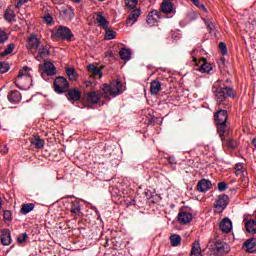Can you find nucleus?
<instances>
[{
  "instance_id": "nucleus-1",
  "label": "nucleus",
  "mask_w": 256,
  "mask_h": 256,
  "mask_svg": "<svg viewBox=\"0 0 256 256\" xmlns=\"http://www.w3.org/2000/svg\"><path fill=\"white\" fill-rule=\"evenodd\" d=\"M227 121H229L227 110L220 109L214 114V123L221 141H224L231 133V127L227 124Z\"/></svg>"
},
{
  "instance_id": "nucleus-2",
  "label": "nucleus",
  "mask_w": 256,
  "mask_h": 256,
  "mask_svg": "<svg viewBox=\"0 0 256 256\" xmlns=\"http://www.w3.org/2000/svg\"><path fill=\"white\" fill-rule=\"evenodd\" d=\"M216 85L218 87H213L212 92L214 93L215 101L219 103V105H223L224 101L227 99H234L235 98V90L229 86H219L221 85L220 82H217Z\"/></svg>"
},
{
  "instance_id": "nucleus-3",
  "label": "nucleus",
  "mask_w": 256,
  "mask_h": 256,
  "mask_svg": "<svg viewBox=\"0 0 256 256\" xmlns=\"http://www.w3.org/2000/svg\"><path fill=\"white\" fill-rule=\"evenodd\" d=\"M217 237L219 236H216L213 241L209 242L211 249L213 250L215 255H218V256L227 255V253L231 251L229 244L217 239Z\"/></svg>"
},
{
  "instance_id": "nucleus-4",
  "label": "nucleus",
  "mask_w": 256,
  "mask_h": 256,
  "mask_svg": "<svg viewBox=\"0 0 256 256\" xmlns=\"http://www.w3.org/2000/svg\"><path fill=\"white\" fill-rule=\"evenodd\" d=\"M28 71H31L29 66H24L21 70H19L18 76L14 80V85L18 89H23V83H25V81H31V75Z\"/></svg>"
},
{
  "instance_id": "nucleus-5",
  "label": "nucleus",
  "mask_w": 256,
  "mask_h": 256,
  "mask_svg": "<svg viewBox=\"0 0 256 256\" xmlns=\"http://www.w3.org/2000/svg\"><path fill=\"white\" fill-rule=\"evenodd\" d=\"M54 37L56 39H61L62 41H73V31L69 29L67 26H59L56 32L54 33Z\"/></svg>"
},
{
  "instance_id": "nucleus-6",
  "label": "nucleus",
  "mask_w": 256,
  "mask_h": 256,
  "mask_svg": "<svg viewBox=\"0 0 256 256\" xmlns=\"http://www.w3.org/2000/svg\"><path fill=\"white\" fill-rule=\"evenodd\" d=\"M69 81H67V78L63 76L56 77L54 80V91L55 93H58V95H61L63 93H67L69 90Z\"/></svg>"
},
{
  "instance_id": "nucleus-7",
  "label": "nucleus",
  "mask_w": 256,
  "mask_h": 256,
  "mask_svg": "<svg viewBox=\"0 0 256 256\" xmlns=\"http://www.w3.org/2000/svg\"><path fill=\"white\" fill-rule=\"evenodd\" d=\"M193 62L195 63V70L200 71V73H211L213 71V65L207 62V58H201L197 61V58L193 57Z\"/></svg>"
},
{
  "instance_id": "nucleus-8",
  "label": "nucleus",
  "mask_w": 256,
  "mask_h": 256,
  "mask_svg": "<svg viewBox=\"0 0 256 256\" xmlns=\"http://www.w3.org/2000/svg\"><path fill=\"white\" fill-rule=\"evenodd\" d=\"M227 205H229V196L226 194L218 195L216 203L214 204L216 208L215 213H223V211L227 209Z\"/></svg>"
},
{
  "instance_id": "nucleus-9",
  "label": "nucleus",
  "mask_w": 256,
  "mask_h": 256,
  "mask_svg": "<svg viewBox=\"0 0 256 256\" xmlns=\"http://www.w3.org/2000/svg\"><path fill=\"white\" fill-rule=\"evenodd\" d=\"M161 21V11L158 10H152L148 13L146 17V23L150 25L151 27L155 26L156 23H159Z\"/></svg>"
},
{
  "instance_id": "nucleus-10",
  "label": "nucleus",
  "mask_w": 256,
  "mask_h": 256,
  "mask_svg": "<svg viewBox=\"0 0 256 256\" xmlns=\"http://www.w3.org/2000/svg\"><path fill=\"white\" fill-rule=\"evenodd\" d=\"M109 85L112 91V97H117V95L123 93V83H121V81L112 80Z\"/></svg>"
},
{
  "instance_id": "nucleus-11",
  "label": "nucleus",
  "mask_w": 256,
  "mask_h": 256,
  "mask_svg": "<svg viewBox=\"0 0 256 256\" xmlns=\"http://www.w3.org/2000/svg\"><path fill=\"white\" fill-rule=\"evenodd\" d=\"M212 187L213 184L208 179H201L198 181L196 191H199V193H207V191H209Z\"/></svg>"
},
{
  "instance_id": "nucleus-12",
  "label": "nucleus",
  "mask_w": 256,
  "mask_h": 256,
  "mask_svg": "<svg viewBox=\"0 0 256 256\" xmlns=\"http://www.w3.org/2000/svg\"><path fill=\"white\" fill-rule=\"evenodd\" d=\"M139 17H141L140 8L132 10L127 17L126 24L130 25V26L135 25V23H137V19H139Z\"/></svg>"
},
{
  "instance_id": "nucleus-13",
  "label": "nucleus",
  "mask_w": 256,
  "mask_h": 256,
  "mask_svg": "<svg viewBox=\"0 0 256 256\" xmlns=\"http://www.w3.org/2000/svg\"><path fill=\"white\" fill-rule=\"evenodd\" d=\"M39 45H41V40L36 35H30L26 43L27 49L30 51L33 49L37 50L39 49Z\"/></svg>"
},
{
  "instance_id": "nucleus-14",
  "label": "nucleus",
  "mask_w": 256,
  "mask_h": 256,
  "mask_svg": "<svg viewBox=\"0 0 256 256\" xmlns=\"http://www.w3.org/2000/svg\"><path fill=\"white\" fill-rule=\"evenodd\" d=\"M219 229L223 233H231L233 229V222L228 217L223 218L222 221L219 223Z\"/></svg>"
},
{
  "instance_id": "nucleus-15",
  "label": "nucleus",
  "mask_w": 256,
  "mask_h": 256,
  "mask_svg": "<svg viewBox=\"0 0 256 256\" xmlns=\"http://www.w3.org/2000/svg\"><path fill=\"white\" fill-rule=\"evenodd\" d=\"M242 248L245 249L246 253H256V238L252 237L247 239Z\"/></svg>"
},
{
  "instance_id": "nucleus-16",
  "label": "nucleus",
  "mask_w": 256,
  "mask_h": 256,
  "mask_svg": "<svg viewBox=\"0 0 256 256\" xmlns=\"http://www.w3.org/2000/svg\"><path fill=\"white\" fill-rule=\"evenodd\" d=\"M100 95L103 97V99H106V101H111V96L113 97V92L111 90L110 84H102L100 87Z\"/></svg>"
},
{
  "instance_id": "nucleus-17",
  "label": "nucleus",
  "mask_w": 256,
  "mask_h": 256,
  "mask_svg": "<svg viewBox=\"0 0 256 256\" xmlns=\"http://www.w3.org/2000/svg\"><path fill=\"white\" fill-rule=\"evenodd\" d=\"M66 98L68 99V101L77 102L81 99V91L75 88L69 89L66 92Z\"/></svg>"
},
{
  "instance_id": "nucleus-18",
  "label": "nucleus",
  "mask_w": 256,
  "mask_h": 256,
  "mask_svg": "<svg viewBox=\"0 0 256 256\" xmlns=\"http://www.w3.org/2000/svg\"><path fill=\"white\" fill-rule=\"evenodd\" d=\"M67 209L73 215H79V213H81V203L79 202V200L68 202Z\"/></svg>"
},
{
  "instance_id": "nucleus-19",
  "label": "nucleus",
  "mask_w": 256,
  "mask_h": 256,
  "mask_svg": "<svg viewBox=\"0 0 256 256\" xmlns=\"http://www.w3.org/2000/svg\"><path fill=\"white\" fill-rule=\"evenodd\" d=\"M193 221V214L189 212H180L178 214V222L180 225H187V223H191Z\"/></svg>"
},
{
  "instance_id": "nucleus-20",
  "label": "nucleus",
  "mask_w": 256,
  "mask_h": 256,
  "mask_svg": "<svg viewBox=\"0 0 256 256\" xmlns=\"http://www.w3.org/2000/svg\"><path fill=\"white\" fill-rule=\"evenodd\" d=\"M96 21L102 29H109V21L103 16V12H96Z\"/></svg>"
},
{
  "instance_id": "nucleus-21",
  "label": "nucleus",
  "mask_w": 256,
  "mask_h": 256,
  "mask_svg": "<svg viewBox=\"0 0 256 256\" xmlns=\"http://www.w3.org/2000/svg\"><path fill=\"white\" fill-rule=\"evenodd\" d=\"M44 73L48 75L49 77H52V75L57 74V68L55 65L50 61L44 62Z\"/></svg>"
},
{
  "instance_id": "nucleus-22",
  "label": "nucleus",
  "mask_w": 256,
  "mask_h": 256,
  "mask_svg": "<svg viewBox=\"0 0 256 256\" xmlns=\"http://www.w3.org/2000/svg\"><path fill=\"white\" fill-rule=\"evenodd\" d=\"M88 72L90 73L91 77H95L101 79L103 77V72L100 70L99 67L95 66V64L88 65Z\"/></svg>"
},
{
  "instance_id": "nucleus-23",
  "label": "nucleus",
  "mask_w": 256,
  "mask_h": 256,
  "mask_svg": "<svg viewBox=\"0 0 256 256\" xmlns=\"http://www.w3.org/2000/svg\"><path fill=\"white\" fill-rule=\"evenodd\" d=\"M31 145H34L35 149H43L45 147V140L41 139V136L35 135L30 140Z\"/></svg>"
},
{
  "instance_id": "nucleus-24",
  "label": "nucleus",
  "mask_w": 256,
  "mask_h": 256,
  "mask_svg": "<svg viewBox=\"0 0 256 256\" xmlns=\"http://www.w3.org/2000/svg\"><path fill=\"white\" fill-rule=\"evenodd\" d=\"M161 13H165V15H169V13H173V3L169 0H164L160 6Z\"/></svg>"
},
{
  "instance_id": "nucleus-25",
  "label": "nucleus",
  "mask_w": 256,
  "mask_h": 256,
  "mask_svg": "<svg viewBox=\"0 0 256 256\" xmlns=\"http://www.w3.org/2000/svg\"><path fill=\"white\" fill-rule=\"evenodd\" d=\"M0 239L2 245H11V231L9 229H3Z\"/></svg>"
},
{
  "instance_id": "nucleus-26",
  "label": "nucleus",
  "mask_w": 256,
  "mask_h": 256,
  "mask_svg": "<svg viewBox=\"0 0 256 256\" xmlns=\"http://www.w3.org/2000/svg\"><path fill=\"white\" fill-rule=\"evenodd\" d=\"M245 229L250 235H256V220L250 219L245 222Z\"/></svg>"
},
{
  "instance_id": "nucleus-27",
  "label": "nucleus",
  "mask_w": 256,
  "mask_h": 256,
  "mask_svg": "<svg viewBox=\"0 0 256 256\" xmlns=\"http://www.w3.org/2000/svg\"><path fill=\"white\" fill-rule=\"evenodd\" d=\"M86 97H87L88 103H91L92 105H97V103H99V101L101 99L99 94H97V92H95V91L87 93Z\"/></svg>"
},
{
  "instance_id": "nucleus-28",
  "label": "nucleus",
  "mask_w": 256,
  "mask_h": 256,
  "mask_svg": "<svg viewBox=\"0 0 256 256\" xmlns=\"http://www.w3.org/2000/svg\"><path fill=\"white\" fill-rule=\"evenodd\" d=\"M159 91H161V82L159 80H153L150 83L151 95H159Z\"/></svg>"
},
{
  "instance_id": "nucleus-29",
  "label": "nucleus",
  "mask_w": 256,
  "mask_h": 256,
  "mask_svg": "<svg viewBox=\"0 0 256 256\" xmlns=\"http://www.w3.org/2000/svg\"><path fill=\"white\" fill-rule=\"evenodd\" d=\"M7 97L10 103H19V101H21V92L13 90L8 94Z\"/></svg>"
},
{
  "instance_id": "nucleus-30",
  "label": "nucleus",
  "mask_w": 256,
  "mask_h": 256,
  "mask_svg": "<svg viewBox=\"0 0 256 256\" xmlns=\"http://www.w3.org/2000/svg\"><path fill=\"white\" fill-rule=\"evenodd\" d=\"M222 143H225L226 147L232 150H235L237 147H239L237 141L233 138H229V135L225 137V140L222 141Z\"/></svg>"
},
{
  "instance_id": "nucleus-31",
  "label": "nucleus",
  "mask_w": 256,
  "mask_h": 256,
  "mask_svg": "<svg viewBox=\"0 0 256 256\" xmlns=\"http://www.w3.org/2000/svg\"><path fill=\"white\" fill-rule=\"evenodd\" d=\"M51 55V51L47 48V46H42L39 51L36 59H45V57H49Z\"/></svg>"
},
{
  "instance_id": "nucleus-32",
  "label": "nucleus",
  "mask_w": 256,
  "mask_h": 256,
  "mask_svg": "<svg viewBox=\"0 0 256 256\" xmlns=\"http://www.w3.org/2000/svg\"><path fill=\"white\" fill-rule=\"evenodd\" d=\"M62 15L66 19V21H73V18L75 17V12H73L72 8H64L62 9Z\"/></svg>"
},
{
  "instance_id": "nucleus-33",
  "label": "nucleus",
  "mask_w": 256,
  "mask_h": 256,
  "mask_svg": "<svg viewBox=\"0 0 256 256\" xmlns=\"http://www.w3.org/2000/svg\"><path fill=\"white\" fill-rule=\"evenodd\" d=\"M66 75L68 76L70 81H77V79H79V74H77L75 68H67Z\"/></svg>"
},
{
  "instance_id": "nucleus-34",
  "label": "nucleus",
  "mask_w": 256,
  "mask_h": 256,
  "mask_svg": "<svg viewBox=\"0 0 256 256\" xmlns=\"http://www.w3.org/2000/svg\"><path fill=\"white\" fill-rule=\"evenodd\" d=\"M119 55H120V59H122L123 61H129V59H131V50L127 48H122L119 51Z\"/></svg>"
},
{
  "instance_id": "nucleus-35",
  "label": "nucleus",
  "mask_w": 256,
  "mask_h": 256,
  "mask_svg": "<svg viewBox=\"0 0 256 256\" xmlns=\"http://www.w3.org/2000/svg\"><path fill=\"white\" fill-rule=\"evenodd\" d=\"M33 209H35L34 203L23 204L20 213H22V215H27V213H31Z\"/></svg>"
},
{
  "instance_id": "nucleus-36",
  "label": "nucleus",
  "mask_w": 256,
  "mask_h": 256,
  "mask_svg": "<svg viewBox=\"0 0 256 256\" xmlns=\"http://www.w3.org/2000/svg\"><path fill=\"white\" fill-rule=\"evenodd\" d=\"M170 243L172 247H179L181 245V236L179 234H172L170 236Z\"/></svg>"
},
{
  "instance_id": "nucleus-37",
  "label": "nucleus",
  "mask_w": 256,
  "mask_h": 256,
  "mask_svg": "<svg viewBox=\"0 0 256 256\" xmlns=\"http://www.w3.org/2000/svg\"><path fill=\"white\" fill-rule=\"evenodd\" d=\"M4 19H6L8 23H12V21H15V12L11 10V8H7L4 13Z\"/></svg>"
},
{
  "instance_id": "nucleus-38",
  "label": "nucleus",
  "mask_w": 256,
  "mask_h": 256,
  "mask_svg": "<svg viewBox=\"0 0 256 256\" xmlns=\"http://www.w3.org/2000/svg\"><path fill=\"white\" fill-rule=\"evenodd\" d=\"M15 50V44L10 43L8 44L7 48L0 53V57H7V55H11L13 51Z\"/></svg>"
},
{
  "instance_id": "nucleus-39",
  "label": "nucleus",
  "mask_w": 256,
  "mask_h": 256,
  "mask_svg": "<svg viewBox=\"0 0 256 256\" xmlns=\"http://www.w3.org/2000/svg\"><path fill=\"white\" fill-rule=\"evenodd\" d=\"M115 35H117L115 31L107 28L104 39H106V41H111L112 39H115Z\"/></svg>"
},
{
  "instance_id": "nucleus-40",
  "label": "nucleus",
  "mask_w": 256,
  "mask_h": 256,
  "mask_svg": "<svg viewBox=\"0 0 256 256\" xmlns=\"http://www.w3.org/2000/svg\"><path fill=\"white\" fill-rule=\"evenodd\" d=\"M124 3L127 9H135L139 0H124Z\"/></svg>"
},
{
  "instance_id": "nucleus-41",
  "label": "nucleus",
  "mask_w": 256,
  "mask_h": 256,
  "mask_svg": "<svg viewBox=\"0 0 256 256\" xmlns=\"http://www.w3.org/2000/svg\"><path fill=\"white\" fill-rule=\"evenodd\" d=\"M9 41V35L4 30L0 29V45Z\"/></svg>"
},
{
  "instance_id": "nucleus-42",
  "label": "nucleus",
  "mask_w": 256,
  "mask_h": 256,
  "mask_svg": "<svg viewBox=\"0 0 256 256\" xmlns=\"http://www.w3.org/2000/svg\"><path fill=\"white\" fill-rule=\"evenodd\" d=\"M190 253H201V244L199 243V241H195L193 243Z\"/></svg>"
},
{
  "instance_id": "nucleus-43",
  "label": "nucleus",
  "mask_w": 256,
  "mask_h": 256,
  "mask_svg": "<svg viewBox=\"0 0 256 256\" xmlns=\"http://www.w3.org/2000/svg\"><path fill=\"white\" fill-rule=\"evenodd\" d=\"M191 2L193 3V5H195V7H198V9H201L202 11L207 13V8L205 7V4H201L199 0H191Z\"/></svg>"
},
{
  "instance_id": "nucleus-44",
  "label": "nucleus",
  "mask_w": 256,
  "mask_h": 256,
  "mask_svg": "<svg viewBox=\"0 0 256 256\" xmlns=\"http://www.w3.org/2000/svg\"><path fill=\"white\" fill-rule=\"evenodd\" d=\"M9 71V64L6 62H0V74L7 73Z\"/></svg>"
},
{
  "instance_id": "nucleus-45",
  "label": "nucleus",
  "mask_w": 256,
  "mask_h": 256,
  "mask_svg": "<svg viewBox=\"0 0 256 256\" xmlns=\"http://www.w3.org/2000/svg\"><path fill=\"white\" fill-rule=\"evenodd\" d=\"M218 47L223 56L227 55V44H225V42H220Z\"/></svg>"
},
{
  "instance_id": "nucleus-46",
  "label": "nucleus",
  "mask_w": 256,
  "mask_h": 256,
  "mask_svg": "<svg viewBox=\"0 0 256 256\" xmlns=\"http://www.w3.org/2000/svg\"><path fill=\"white\" fill-rule=\"evenodd\" d=\"M13 219V213L11 212V210H5L4 211V221H12Z\"/></svg>"
},
{
  "instance_id": "nucleus-47",
  "label": "nucleus",
  "mask_w": 256,
  "mask_h": 256,
  "mask_svg": "<svg viewBox=\"0 0 256 256\" xmlns=\"http://www.w3.org/2000/svg\"><path fill=\"white\" fill-rule=\"evenodd\" d=\"M205 23H206V27H207L209 33L213 34V31L215 29V26L213 25V22L207 20Z\"/></svg>"
},
{
  "instance_id": "nucleus-48",
  "label": "nucleus",
  "mask_w": 256,
  "mask_h": 256,
  "mask_svg": "<svg viewBox=\"0 0 256 256\" xmlns=\"http://www.w3.org/2000/svg\"><path fill=\"white\" fill-rule=\"evenodd\" d=\"M44 21L47 23V25H51L53 23V16H51V14H45Z\"/></svg>"
},
{
  "instance_id": "nucleus-49",
  "label": "nucleus",
  "mask_w": 256,
  "mask_h": 256,
  "mask_svg": "<svg viewBox=\"0 0 256 256\" xmlns=\"http://www.w3.org/2000/svg\"><path fill=\"white\" fill-rule=\"evenodd\" d=\"M218 191H220V193L227 191V184L225 182L218 183Z\"/></svg>"
},
{
  "instance_id": "nucleus-50",
  "label": "nucleus",
  "mask_w": 256,
  "mask_h": 256,
  "mask_svg": "<svg viewBox=\"0 0 256 256\" xmlns=\"http://www.w3.org/2000/svg\"><path fill=\"white\" fill-rule=\"evenodd\" d=\"M168 163L171 167H173V169H175V165H177V160L174 157H169Z\"/></svg>"
},
{
  "instance_id": "nucleus-51",
  "label": "nucleus",
  "mask_w": 256,
  "mask_h": 256,
  "mask_svg": "<svg viewBox=\"0 0 256 256\" xmlns=\"http://www.w3.org/2000/svg\"><path fill=\"white\" fill-rule=\"evenodd\" d=\"M18 243H25L27 241V233H23L20 237L17 238Z\"/></svg>"
},
{
  "instance_id": "nucleus-52",
  "label": "nucleus",
  "mask_w": 256,
  "mask_h": 256,
  "mask_svg": "<svg viewBox=\"0 0 256 256\" xmlns=\"http://www.w3.org/2000/svg\"><path fill=\"white\" fill-rule=\"evenodd\" d=\"M29 0H16V7L19 9L20 7H23L25 3H27Z\"/></svg>"
},
{
  "instance_id": "nucleus-53",
  "label": "nucleus",
  "mask_w": 256,
  "mask_h": 256,
  "mask_svg": "<svg viewBox=\"0 0 256 256\" xmlns=\"http://www.w3.org/2000/svg\"><path fill=\"white\" fill-rule=\"evenodd\" d=\"M235 170L239 173H243V164L242 163H237L235 165Z\"/></svg>"
},
{
  "instance_id": "nucleus-54",
  "label": "nucleus",
  "mask_w": 256,
  "mask_h": 256,
  "mask_svg": "<svg viewBox=\"0 0 256 256\" xmlns=\"http://www.w3.org/2000/svg\"><path fill=\"white\" fill-rule=\"evenodd\" d=\"M65 0H52V2L54 3V5H63Z\"/></svg>"
},
{
  "instance_id": "nucleus-55",
  "label": "nucleus",
  "mask_w": 256,
  "mask_h": 256,
  "mask_svg": "<svg viewBox=\"0 0 256 256\" xmlns=\"http://www.w3.org/2000/svg\"><path fill=\"white\" fill-rule=\"evenodd\" d=\"M190 256H203L201 252L190 253Z\"/></svg>"
},
{
  "instance_id": "nucleus-56",
  "label": "nucleus",
  "mask_w": 256,
  "mask_h": 256,
  "mask_svg": "<svg viewBox=\"0 0 256 256\" xmlns=\"http://www.w3.org/2000/svg\"><path fill=\"white\" fill-rule=\"evenodd\" d=\"M149 124H150V125H155V120H154L153 118H151V119L149 120Z\"/></svg>"
},
{
  "instance_id": "nucleus-57",
  "label": "nucleus",
  "mask_w": 256,
  "mask_h": 256,
  "mask_svg": "<svg viewBox=\"0 0 256 256\" xmlns=\"http://www.w3.org/2000/svg\"><path fill=\"white\" fill-rule=\"evenodd\" d=\"M252 145L256 147V137L252 139Z\"/></svg>"
},
{
  "instance_id": "nucleus-58",
  "label": "nucleus",
  "mask_w": 256,
  "mask_h": 256,
  "mask_svg": "<svg viewBox=\"0 0 256 256\" xmlns=\"http://www.w3.org/2000/svg\"><path fill=\"white\" fill-rule=\"evenodd\" d=\"M74 3H81V0H72Z\"/></svg>"
},
{
  "instance_id": "nucleus-59",
  "label": "nucleus",
  "mask_w": 256,
  "mask_h": 256,
  "mask_svg": "<svg viewBox=\"0 0 256 256\" xmlns=\"http://www.w3.org/2000/svg\"><path fill=\"white\" fill-rule=\"evenodd\" d=\"M88 83H89V85H93V82H91V81H89Z\"/></svg>"
},
{
  "instance_id": "nucleus-60",
  "label": "nucleus",
  "mask_w": 256,
  "mask_h": 256,
  "mask_svg": "<svg viewBox=\"0 0 256 256\" xmlns=\"http://www.w3.org/2000/svg\"><path fill=\"white\" fill-rule=\"evenodd\" d=\"M98 1L103 2V1H105V0H98Z\"/></svg>"
}]
</instances>
